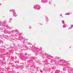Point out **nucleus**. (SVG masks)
<instances>
[{
  "instance_id": "1",
  "label": "nucleus",
  "mask_w": 73,
  "mask_h": 73,
  "mask_svg": "<svg viewBox=\"0 0 73 73\" xmlns=\"http://www.w3.org/2000/svg\"><path fill=\"white\" fill-rule=\"evenodd\" d=\"M69 14H70L69 13H67L65 15H69Z\"/></svg>"
},
{
  "instance_id": "2",
  "label": "nucleus",
  "mask_w": 73,
  "mask_h": 73,
  "mask_svg": "<svg viewBox=\"0 0 73 73\" xmlns=\"http://www.w3.org/2000/svg\"><path fill=\"white\" fill-rule=\"evenodd\" d=\"M32 47H33V46H32Z\"/></svg>"
}]
</instances>
